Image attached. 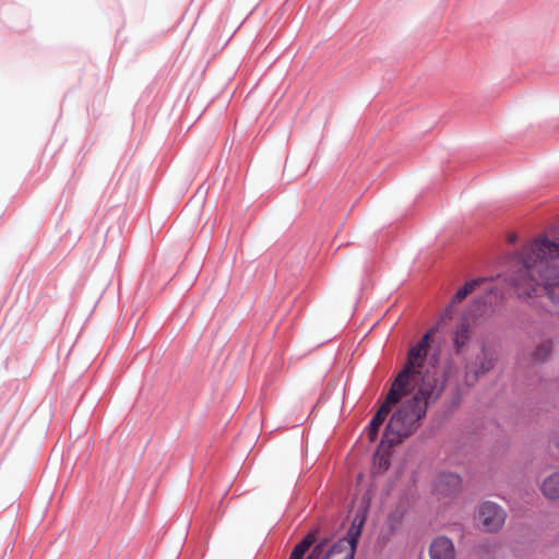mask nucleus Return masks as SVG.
<instances>
[{"label":"nucleus","mask_w":559,"mask_h":559,"mask_svg":"<svg viewBox=\"0 0 559 559\" xmlns=\"http://www.w3.org/2000/svg\"><path fill=\"white\" fill-rule=\"evenodd\" d=\"M438 328H431L421 340L411 347L407 361L395 378L393 385L412 396L404 399L393 413L381 440L389 448L400 443L413 433L418 423L426 416L428 407L436 403L445 388V376L437 366L426 367L430 337Z\"/></svg>","instance_id":"obj_1"},{"label":"nucleus","mask_w":559,"mask_h":559,"mask_svg":"<svg viewBox=\"0 0 559 559\" xmlns=\"http://www.w3.org/2000/svg\"><path fill=\"white\" fill-rule=\"evenodd\" d=\"M518 263L512 283L519 296L552 299L551 288L559 286V237L534 238L519 252Z\"/></svg>","instance_id":"obj_2"},{"label":"nucleus","mask_w":559,"mask_h":559,"mask_svg":"<svg viewBox=\"0 0 559 559\" xmlns=\"http://www.w3.org/2000/svg\"><path fill=\"white\" fill-rule=\"evenodd\" d=\"M359 532L334 543L326 537H318L309 532L293 549L289 559H354Z\"/></svg>","instance_id":"obj_3"},{"label":"nucleus","mask_w":559,"mask_h":559,"mask_svg":"<svg viewBox=\"0 0 559 559\" xmlns=\"http://www.w3.org/2000/svg\"><path fill=\"white\" fill-rule=\"evenodd\" d=\"M506 518V511L497 503L486 501L479 506L478 521L486 532L499 531L503 526Z\"/></svg>","instance_id":"obj_4"},{"label":"nucleus","mask_w":559,"mask_h":559,"mask_svg":"<svg viewBox=\"0 0 559 559\" xmlns=\"http://www.w3.org/2000/svg\"><path fill=\"white\" fill-rule=\"evenodd\" d=\"M496 364V354L492 349L484 346L476 360L465 367V381L468 385H473L479 376L489 372Z\"/></svg>","instance_id":"obj_5"},{"label":"nucleus","mask_w":559,"mask_h":559,"mask_svg":"<svg viewBox=\"0 0 559 559\" xmlns=\"http://www.w3.org/2000/svg\"><path fill=\"white\" fill-rule=\"evenodd\" d=\"M435 493L441 498H451L456 496L462 489V479L455 473H441L436 478Z\"/></svg>","instance_id":"obj_6"},{"label":"nucleus","mask_w":559,"mask_h":559,"mask_svg":"<svg viewBox=\"0 0 559 559\" xmlns=\"http://www.w3.org/2000/svg\"><path fill=\"white\" fill-rule=\"evenodd\" d=\"M408 393L399 389L397 386H391L389 393L386 394L385 401L382 403L376 415L372 417L370 421V426L380 429L381 425L385 420L386 416L391 412L392 405L396 404L403 397L407 399Z\"/></svg>","instance_id":"obj_7"},{"label":"nucleus","mask_w":559,"mask_h":559,"mask_svg":"<svg viewBox=\"0 0 559 559\" xmlns=\"http://www.w3.org/2000/svg\"><path fill=\"white\" fill-rule=\"evenodd\" d=\"M431 559H454L455 548L453 542L444 536L435 538L429 548Z\"/></svg>","instance_id":"obj_8"},{"label":"nucleus","mask_w":559,"mask_h":559,"mask_svg":"<svg viewBox=\"0 0 559 559\" xmlns=\"http://www.w3.org/2000/svg\"><path fill=\"white\" fill-rule=\"evenodd\" d=\"M485 282V280H472L469 282H466L463 287H461L455 295L451 299V305L445 309L442 320L445 318L451 317V307L455 304L462 302L471 293L475 290V288L480 284Z\"/></svg>","instance_id":"obj_9"},{"label":"nucleus","mask_w":559,"mask_h":559,"mask_svg":"<svg viewBox=\"0 0 559 559\" xmlns=\"http://www.w3.org/2000/svg\"><path fill=\"white\" fill-rule=\"evenodd\" d=\"M471 338V328L467 322H462L453 334V346L456 354H460Z\"/></svg>","instance_id":"obj_10"},{"label":"nucleus","mask_w":559,"mask_h":559,"mask_svg":"<svg viewBox=\"0 0 559 559\" xmlns=\"http://www.w3.org/2000/svg\"><path fill=\"white\" fill-rule=\"evenodd\" d=\"M542 491L549 499L559 498V473L551 474L543 481Z\"/></svg>","instance_id":"obj_11"},{"label":"nucleus","mask_w":559,"mask_h":559,"mask_svg":"<svg viewBox=\"0 0 559 559\" xmlns=\"http://www.w3.org/2000/svg\"><path fill=\"white\" fill-rule=\"evenodd\" d=\"M404 511L400 508L392 510L389 513L385 524L391 534L395 533L400 528L404 519Z\"/></svg>","instance_id":"obj_12"},{"label":"nucleus","mask_w":559,"mask_h":559,"mask_svg":"<svg viewBox=\"0 0 559 559\" xmlns=\"http://www.w3.org/2000/svg\"><path fill=\"white\" fill-rule=\"evenodd\" d=\"M551 352L550 342H544L539 346L536 347L534 352V357L538 360L545 359Z\"/></svg>","instance_id":"obj_13"},{"label":"nucleus","mask_w":559,"mask_h":559,"mask_svg":"<svg viewBox=\"0 0 559 559\" xmlns=\"http://www.w3.org/2000/svg\"><path fill=\"white\" fill-rule=\"evenodd\" d=\"M378 431L379 429L372 427V426H368V429H367V433H368V438L371 442H373L378 436Z\"/></svg>","instance_id":"obj_14"},{"label":"nucleus","mask_w":559,"mask_h":559,"mask_svg":"<svg viewBox=\"0 0 559 559\" xmlns=\"http://www.w3.org/2000/svg\"><path fill=\"white\" fill-rule=\"evenodd\" d=\"M360 525H362V522H359V527L358 528L352 527L349 532L355 534L358 531L360 533ZM348 536H350V533H348Z\"/></svg>","instance_id":"obj_15"}]
</instances>
